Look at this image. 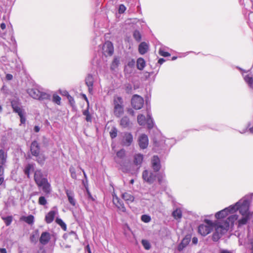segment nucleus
I'll list each match as a JSON object with an SVG mask.
<instances>
[{
	"instance_id": "4d7b16f0",
	"label": "nucleus",
	"mask_w": 253,
	"mask_h": 253,
	"mask_svg": "<svg viewBox=\"0 0 253 253\" xmlns=\"http://www.w3.org/2000/svg\"><path fill=\"white\" fill-rule=\"evenodd\" d=\"M11 106L13 110H14L16 108L19 107L17 102L16 101L13 100L11 102Z\"/></svg>"
},
{
	"instance_id": "f257e3e1",
	"label": "nucleus",
	"mask_w": 253,
	"mask_h": 253,
	"mask_svg": "<svg viewBox=\"0 0 253 253\" xmlns=\"http://www.w3.org/2000/svg\"><path fill=\"white\" fill-rule=\"evenodd\" d=\"M237 220L236 215L229 216L227 219L222 222L216 221L213 222L209 219H205L204 223L199 225L198 231L202 236H206L215 229L212 239L214 241H217L221 236L225 233L230 226L233 225L234 222Z\"/></svg>"
},
{
	"instance_id": "7c9ffc66",
	"label": "nucleus",
	"mask_w": 253,
	"mask_h": 253,
	"mask_svg": "<svg viewBox=\"0 0 253 253\" xmlns=\"http://www.w3.org/2000/svg\"><path fill=\"white\" fill-rule=\"evenodd\" d=\"M172 216L175 219H180L182 217V211L180 209H176L172 212Z\"/></svg>"
},
{
	"instance_id": "13d9d810",
	"label": "nucleus",
	"mask_w": 253,
	"mask_h": 253,
	"mask_svg": "<svg viewBox=\"0 0 253 253\" xmlns=\"http://www.w3.org/2000/svg\"><path fill=\"white\" fill-rule=\"evenodd\" d=\"M163 177H164V175L163 174H158V179L159 183L162 182Z\"/></svg>"
},
{
	"instance_id": "f3484780",
	"label": "nucleus",
	"mask_w": 253,
	"mask_h": 253,
	"mask_svg": "<svg viewBox=\"0 0 253 253\" xmlns=\"http://www.w3.org/2000/svg\"><path fill=\"white\" fill-rule=\"evenodd\" d=\"M27 92L32 98L38 99L40 98L41 91L38 88H29Z\"/></svg>"
},
{
	"instance_id": "9d476101",
	"label": "nucleus",
	"mask_w": 253,
	"mask_h": 253,
	"mask_svg": "<svg viewBox=\"0 0 253 253\" xmlns=\"http://www.w3.org/2000/svg\"><path fill=\"white\" fill-rule=\"evenodd\" d=\"M142 177L145 181L150 183H153L155 179V175L152 172L147 170H145L143 172Z\"/></svg>"
},
{
	"instance_id": "aec40b11",
	"label": "nucleus",
	"mask_w": 253,
	"mask_h": 253,
	"mask_svg": "<svg viewBox=\"0 0 253 253\" xmlns=\"http://www.w3.org/2000/svg\"><path fill=\"white\" fill-rule=\"evenodd\" d=\"M243 76L244 77V79L245 81L249 86L253 89V76L252 75H250V74H248L246 75H245L244 73H242Z\"/></svg>"
},
{
	"instance_id": "a18cd8bd",
	"label": "nucleus",
	"mask_w": 253,
	"mask_h": 253,
	"mask_svg": "<svg viewBox=\"0 0 253 253\" xmlns=\"http://www.w3.org/2000/svg\"><path fill=\"white\" fill-rule=\"evenodd\" d=\"M69 171L71 173V176L72 178L74 179L77 178V175L75 171V169L73 167L70 168Z\"/></svg>"
},
{
	"instance_id": "1a4fd4ad",
	"label": "nucleus",
	"mask_w": 253,
	"mask_h": 253,
	"mask_svg": "<svg viewBox=\"0 0 253 253\" xmlns=\"http://www.w3.org/2000/svg\"><path fill=\"white\" fill-rule=\"evenodd\" d=\"M58 213V211L56 207H54L53 209L49 211L45 217V220L47 223H51L55 217V216Z\"/></svg>"
},
{
	"instance_id": "2f4dec72",
	"label": "nucleus",
	"mask_w": 253,
	"mask_h": 253,
	"mask_svg": "<svg viewBox=\"0 0 253 253\" xmlns=\"http://www.w3.org/2000/svg\"><path fill=\"white\" fill-rule=\"evenodd\" d=\"M242 218L238 220V223L239 225H244L246 224L247 221L250 219V214L242 215Z\"/></svg>"
},
{
	"instance_id": "20e7f679",
	"label": "nucleus",
	"mask_w": 253,
	"mask_h": 253,
	"mask_svg": "<svg viewBox=\"0 0 253 253\" xmlns=\"http://www.w3.org/2000/svg\"><path fill=\"white\" fill-rule=\"evenodd\" d=\"M131 103L134 109L139 110L142 107L144 104V100L140 96L136 94L134 95L132 97Z\"/></svg>"
},
{
	"instance_id": "c03bdc74",
	"label": "nucleus",
	"mask_w": 253,
	"mask_h": 253,
	"mask_svg": "<svg viewBox=\"0 0 253 253\" xmlns=\"http://www.w3.org/2000/svg\"><path fill=\"white\" fill-rule=\"evenodd\" d=\"M134 38L137 41H139L141 40V35L139 31H135L133 34Z\"/></svg>"
},
{
	"instance_id": "8fccbe9b",
	"label": "nucleus",
	"mask_w": 253,
	"mask_h": 253,
	"mask_svg": "<svg viewBox=\"0 0 253 253\" xmlns=\"http://www.w3.org/2000/svg\"><path fill=\"white\" fill-rule=\"evenodd\" d=\"M13 111L17 113L18 115H22V114L24 113V111L23 109H22L20 106L17 108H16Z\"/></svg>"
},
{
	"instance_id": "c9c22d12",
	"label": "nucleus",
	"mask_w": 253,
	"mask_h": 253,
	"mask_svg": "<svg viewBox=\"0 0 253 253\" xmlns=\"http://www.w3.org/2000/svg\"><path fill=\"white\" fill-rule=\"evenodd\" d=\"M56 222L64 230V231H66V229H67V227H66V224L63 222V221L59 218H57L56 219Z\"/></svg>"
},
{
	"instance_id": "79ce46f5",
	"label": "nucleus",
	"mask_w": 253,
	"mask_h": 253,
	"mask_svg": "<svg viewBox=\"0 0 253 253\" xmlns=\"http://www.w3.org/2000/svg\"><path fill=\"white\" fill-rule=\"evenodd\" d=\"M141 220L145 223H148L151 221V217L146 214H143L141 217Z\"/></svg>"
},
{
	"instance_id": "6e6552de",
	"label": "nucleus",
	"mask_w": 253,
	"mask_h": 253,
	"mask_svg": "<svg viewBox=\"0 0 253 253\" xmlns=\"http://www.w3.org/2000/svg\"><path fill=\"white\" fill-rule=\"evenodd\" d=\"M85 84L88 87V91L90 94H93L94 78L91 74H88L85 78Z\"/></svg>"
},
{
	"instance_id": "a19ab883",
	"label": "nucleus",
	"mask_w": 253,
	"mask_h": 253,
	"mask_svg": "<svg viewBox=\"0 0 253 253\" xmlns=\"http://www.w3.org/2000/svg\"><path fill=\"white\" fill-rule=\"evenodd\" d=\"M2 219L4 220L6 225L9 226L12 221V217L11 216H8L5 217H2Z\"/></svg>"
},
{
	"instance_id": "774afa93",
	"label": "nucleus",
	"mask_w": 253,
	"mask_h": 253,
	"mask_svg": "<svg viewBox=\"0 0 253 253\" xmlns=\"http://www.w3.org/2000/svg\"><path fill=\"white\" fill-rule=\"evenodd\" d=\"M134 63H135V61L133 60H132L130 62H129L128 63V66L132 67L134 65Z\"/></svg>"
},
{
	"instance_id": "423d86ee",
	"label": "nucleus",
	"mask_w": 253,
	"mask_h": 253,
	"mask_svg": "<svg viewBox=\"0 0 253 253\" xmlns=\"http://www.w3.org/2000/svg\"><path fill=\"white\" fill-rule=\"evenodd\" d=\"M191 240V237L190 235H186L178 244L177 250L178 252H182L185 250L187 247L189 245Z\"/></svg>"
},
{
	"instance_id": "3c124183",
	"label": "nucleus",
	"mask_w": 253,
	"mask_h": 253,
	"mask_svg": "<svg viewBox=\"0 0 253 253\" xmlns=\"http://www.w3.org/2000/svg\"><path fill=\"white\" fill-rule=\"evenodd\" d=\"M159 52L161 56L164 57H168L170 55L169 52L165 51L162 49H160Z\"/></svg>"
},
{
	"instance_id": "69168bd1",
	"label": "nucleus",
	"mask_w": 253,
	"mask_h": 253,
	"mask_svg": "<svg viewBox=\"0 0 253 253\" xmlns=\"http://www.w3.org/2000/svg\"><path fill=\"white\" fill-rule=\"evenodd\" d=\"M13 76L11 74H7L6 76V79L7 80H11L12 79Z\"/></svg>"
},
{
	"instance_id": "4468645a",
	"label": "nucleus",
	"mask_w": 253,
	"mask_h": 253,
	"mask_svg": "<svg viewBox=\"0 0 253 253\" xmlns=\"http://www.w3.org/2000/svg\"><path fill=\"white\" fill-rule=\"evenodd\" d=\"M30 150L33 156H38L40 153V146L37 141H34L32 143Z\"/></svg>"
},
{
	"instance_id": "49530a36",
	"label": "nucleus",
	"mask_w": 253,
	"mask_h": 253,
	"mask_svg": "<svg viewBox=\"0 0 253 253\" xmlns=\"http://www.w3.org/2000/svg\"><path fill=\"white\" fill-rule=\"evenodd\" d=\"M4 181V169L0 168V185H1Z\"/></svg>"
},
{
	"instance_id": "dca6fc26",
	"label": "nucleus",
	"mask_w": 253,
	"mask_h": 253,
	"mask_svg": "<svg viewBox=\"0 0 253 253\" xmlns=\"http://www.w3.org/2000/svg\"><path fill=\"white\" fill-rule=\"evenodd\" d=\"M38 186L42 187L43 191L46 195L49 194L51 191L50 184L48 182L47 179L44 180L43 182Z\"/></svg>"
},
{
	"instance_id": "f8f14e48",
	"label": "nucleus",
	"mask_w": 253,
	"mask_h": 253,
	"mask_svg": "<svg viewBox=\"0 0 253 253\" xmlns=\"http://www.w3.org/2000/svg\"><path fill=\"white\" fill-rule=\"evenodd\" d=\"M34 179L36 184L39 186L46 178L43 177L42 172L40 170H37L35 172Z\"/></svg>"
},
{
	"instance_id": "e433bc0d",
	"label": "nucleus",
	"mask_w": 253,
	"mask_h": 253,
	"mask_svg": "<svg viewBox=\"0 0 253 253\" xmlns=\"http://www.w3.org/2000/svg\"><path fill=\"white\" fill-rule=\"evenodd\" d=\"M50 95L42 91L41 92V94L40 96V98L38 99L39 100H48L50 99Z\"/></svg>"
},
{
	"instance_id": "338daca9",
	"label": "nucleus",
	"mask_w": 253,
	"mask_h": 253,
	"mask_svg": "<svg viewBox=\"0 0 253 253\" xmlns=\"http://www.w3.org/2000/svg\"><path fill=\"white\" fill-rule=\"evenodd\" d=\"M34 130L36 132H38L40 130V127L36 126L34 127Z\"/></svg>"
},
{
	"instance_id": "4c0bfd02",
	"label": "nucleus",
	"mask_w": 253,
	"mask_h": 253,
	"mask_svg": "<svg viewBox=\"0 0 253 253\" xmlns=\"http://www.w3.org/2000/svg\"><path fill=\"white\" fill-rule=\"evenodd\" d=\"M38 203L42 206H45L47 204V202L44 196H42L39 197Z\"/></svg>"
},
{
	"instance_id": "393cba45",
	"label": "nucleus",
	"mask_w": 253,
	"mask_h": 253,
	"mask_svg": "<svg viewBox=\"0 0 253 253\" xmlns=\"http://www.w3.org/2000/svg\"><path fill=\"white\" fill-rule=\"evenodd\" d=\"M114 107L124 106L123 98L120 96H115L113 100Z\"/></svg>"
},
{
	"instance_id": "f704fd0d",
	"label": "nucleus",
	"mask_w": 253,
	"mask_h": 253,
	"mask_svg": "<svg viewBox=\"0 0 253 253\" xmlns=\"http://www.w3.org/2000/svg\"><path fill=\"white\" fill-rule=\"evenodd\" d=\"M120 64V60L117 57H115L111 66V69L115 70Z\"/></svg>"
},
{
	"instance_id": "ea45409f",
	"label": "nucleus",
	"mask_w": 253,
	"mask_h": 253,
	"mask_svg": "<svg viewBox=\"0 0 253 253\" xmlns=\"http://www.w3.org/2000/svg\"><path fill=\"white\" fill-rule=\"evenodd\" d=\"M61 97L59 95L57 94H53L52 98L53 102L58 105H60L61 103Z\"/></svg>"
},
{
	"instance_id": "2eb2a0df",
	"label": "nucleus",
	"mask_w": 253,
	"mask_h": 253,
	"mask_svg": "<svg viewBox=\"0 0 253 253\" xmlns=\"http://www.w3.org/2000/svg\"><path fill=\"white\" fill-rule=\"evenodd\" d=\"M7 153L3 149L0 150V168L4 169L7 161Z\"/></svg>"
},
{
	"instance_id": "bf43d9fd",
	"label": "nucleus",
	"mask_w": 253,
	"mask_h": 253,
	"mask_svg": "<svg viewBox=\"0 0 253 253\" xmlns=\"http://www.w3.org/2000/svg\"><path fill=\"white\" fill-rule=\"evenodd\" d=\"M198 238L197 237H193L192 239V242L193 244L196 245L198 243Z\"/></svg>"
},
{
	"instance_id": "09e8293b",
	"label": "nucleus",
	"mask_w": 253,
	"mask_h": 253,
	"mask_svg": "<svg viewBox=\"0 0 253 253\" xmlns=\"http://www.w3.org/2000/svg\"><path fill=\"white\" fill-rule=\"evenodd\" d=\"M38 240V233L36 232L35 234H33L30 237V240L33 243H36Z\"/></svg>"
},
{
	"instance_id": "680f3d73",
	"label": "nucleus",
	"mask_w": 253,
	"mask_h": 253,
	"mask_svg": "<svg viewBox=\"0 0 253 253\" xmlns=\"http://www.w3.org/2000/svg\"><path fill=\"white\" fill-rule=\"evenodd\" d=\"M219 253H233L231 251L227 250H221Z\"/></svg>"
},
{
	"instance_id": "0e129e2a",
	"label": "nucleus",
	"mask_w": 253,
	"mask_h": 253,
	"mask_svg": "<svg viewBox=\"0 0 253 253\" xmlns=\"http://www.w3.org/2000/svg\"><path fill=\"white\" fill-rule=\"evenodd\" d=\"M36 253H45V251L42 247H41Z\"/></svg>"
},
{
	"instance_id": "c85d7f7f",
	"label": "nucleus",
	"mask_w": 253,
	"mask_h": 253,
	"mask_svg": "<svg viewBox=\"0 0 253 253\" xmlns=\"http://www.w3.org/2000/svg\"><path fill=\"white\" fill-rule=\"evenodd\" d=\"M145 66V61L142 58H139L137 60V67L138 69L142 70Z\"/></svg>"
},
{
	"instance_id": "cd10ccee",
	"label": "nucleus",
	"mask_w": 253,
	"mask_h": 253,
	"mask_svg": "<svg viewBox=\"0 0 253 253\" xmlns=\"http://www.w3.org/2000/svg\"><path fill=\"white\" fill-rule=\"evenodd\" d=\"M134 162L137 165H140L143 159V156L140 154H136L134 158Z\"/></svg>"
},
{
	"instance_id": "de8ad7c7",
	"label": "nucleus",
	"mask_w": 253,
	"mask_h": 253,
	"mask_svg": "<svg viewBox=\"0 0 253 253\" xmlns=\"http://www.w3.org/2000/svg\"><path fill=\"white\" fill-rule=\"evenodd\" d=\"M110 136L112 138L116 137L117 135V130L116 128H113L110 132Z\"/></svg>"
},
{
	"instance_id": "a211bd4d",
	"label": "nucleus",
	"mask_w": 253,
	"mask_h": 253,
	"mask_svg": "<svg viewBox=\"0 0 253 253\" xmlns=\"http://www.w3.org/2000/svg\"><path fill=\"white\" fill-rule=\"evenodd\" d=\"M50 234L47 232H43L40 238V242L42 245L47 244L50 239Z\"/></svg>"
},
{
	"instance_id": "ddd939ff",
	"label": "nucleus",
	"mask_w": 253,
	"mask_h": 253,
	"mask_svg": "<svg viewBox=\"0 0 253 253\" xmlns=\"http://www.w3.org/2000/svg\"><path fill=\"white\" fill-rule=\"evenodd\" d=\"M152 166L154 171H158L161 169L160 160L157 156H153L152 159Z\"/></svg>"
},
{
	"instance_id": "5701e85b",
	"label": "nucleus",
	"mask_w": 253,
	"mask_h": 253,
	"mask_svg": "<svg viewBox=\"0 0 253 253\" xmlns=\"http://www.w3.org/2000/svg\"><path fill=\"white\" fill-rule=\"evenodd\" d=\"M124 112V106L114 107V113L117 117H120Z\"/></svg>"
},
{
	"instance_id": "5fc2aeb1",
	"label": "nucleus",
	"mask_w": 253,
	"mask_h": 253,
	"mask_svg": "<svg viewBox=\"0 0 253 253\" xmlns=\"http://www.w3.org/2000/svg\"><path fill=\"white\" fill-rule=\"evenodd\" d=\"M20 118V122L21 124H25L26 122V118L25 117V113L22 114V115H19Z\"/></svg>"
},
{
	"instance_id": "7ed1b4c3",
	"label": "nucleus",
	"mask_w": 253,
	"mask_h": 253,
	"mask_svg": "<svg viewBox=\"0 0 253 253\" xmlns=\"http://www.w3.org/2000/svg\"><path fill=\"white\" fill-rule=\"evenodd\" d=\"M235 209H234V207H231V205L229 207L225 208L223 210H221L216 213L215 216L217 219H220L224 218L229 214H233V215H236L238 218V216L237 214H233V211H234ZM230 216H231V215Z\"/></svg>"
},
{
	"instance_id": "473e14b6",
	"label": "nucleus",
	"mask_w": 253,
	"mask_h": 253,
	"mask_svg": "<svg viewBox=\"0 0 253 253\" xmlns=\"http://www.w3.org/2000/svg\"><path fill=\"white\" fill-rule=\"evenodd\" d=\"M146 119L144 115L140 114L137 116V122L139 125H145L146 124Z\"/></svg>"
},
{
	"instance_id": "052dcab7",
	"label": "nucleus",
	"mask_w": 253,
	"mask_h": 253,
	"mask_svg": "<svg viewBox=\"0 0 253 253\" xmlns=\"http://www.w3.org/2000/svg\"><path fill=\"white\" fill-rule=\"evenodd\" d=\"M83 114L84 116H85V117L89 115L90 114L89 113V111H88V109H86V110H84L83 112Z\"/></svg>"
},
{
	"instance_id": "412c9836",
	"label": "nucleus",
	"mask_w": 253,
	"mask_h": 253,
	"mask_svg": "<svg viewBox=\"0 0 253 253\" xmlns=\"http://www.w3.org/2000/svg\"><path fill=\"white\" fill-rule=\"evenodd\" d=\"M122 197L128 204L132 203L134 200L133 196L127 192L122 194Z\"/></svg>"
},
{
	"instance_id": "603ef678",
	"label": "nucleus",
	"mask_w": 253,
	"mask_h": 253,
	"mask_svg": "<svg viewBox=\"0 0 253 253\" xmlns=\"http://www.w3.org/2000/svg\"><path fill=\"white\" fill-rule=\"evenodd\" d=\"M125 154V152L124 150H121L117 153V156L119 158H123Z\"/></svg>"
},
{
	"instance_id": "6ab92c4d",
	"label": "nucleus",
	"mask_w": 253,
	"mask_h": 253,
	"mask_svg": "<svg viewBox=\"0 0 253 253\" xmlns=\"http://www.w3.org/2000/svg\"><path fill=\"white\" fill-rule=\"evenodd\" d=\"M66 194L67 195V198L68 199V201L69 203L73 206H75L76 205V200L74 199V192L70 190H66L65 191Z\"/></svg>"
},
{
	"instance_id": "bb28decb",
	"label": "nucleus",
	"mask_w": 253,
	"mask_h": 253,
	"mask_svg": "<svg viewBox=\"0 0 253 253\" xmlns=\"http://www.w3.org/2000/svg\"><path fill=\"white\" fill-rule=\"evenodd\" d=\"M21 220L25 221L29 224H32L34 221V217L32 215H30L27 216H22Z\"/></svg>"
},
{
	"instance_id": "b1692460",
	"label": "nucleus",
	"mask_w": 253,
	"mask_h": 253,
	"mask_svg": "<svg viewBox=\"0 0 253 253\" xmlns=\"http://www.w3.org/2000/svg\"><path fill=\"white\" fill-rule=\"evenodd\" d=\"M148 44L145 42H141L138 47L139 52L141 54H145L148 50Z\"/></svg>"
},
{
	"instance_id": "39448f33",
	"label": "nucleus",
	"mask_w": 253,
	"mask_h": 253,
	"mask_svg": "<svg viewBox=\"0 0 253 253\" xmlns=\"http://www.w3.org/2000/svg\"><path fill=\"white\" fill-rule=\"evenodd\" d=\"M103 53L105 56H111L114 52V47L111 42H106L102 46Z\"/></svg>"
},
{
	"instance_id": "c756f323",
	"label": "nucleus",
	"mask_w": 253,
	"mask_h": 253,
	"mask_svg": "<svg viewBox=\"0 0 253 253\" xmlns=\"http://www.w3.org/2000/svg\"><path fill=\"white\" fill-rule=\"evenodd\" d=\"M129 125V120L127 117H124L120 121V125L123 127H127Z\"/></svg>"
},
{
	"instance_id": "4be33fe9",
	"label": "nucleus",
	"mask_w": 253,
	"mask_h": 253,
	"mask_svg": "<svg viewBox=\"0 0 253 253\" xmlns=\"http://www.w3.org/2000/svg\"><path fill=\"white\" fill-rule=\"evenodd\" d=\"M132 136L129 133H126L124 135L123 143L126 146H129L132 141Z\"/></svg>"
},
{
	"instance_id": "9b49d317",
	"label": "nucleus",
	"mask_w": 253,
	"mask_h": 253,
	"mask_svg": "<svg viewBox=\"0 0 253 253\" xmlns=\"http://www.w3.org/2000/svg\"><path fill=\"white\" fill-rule=\"evenodd\" d=\"M139 146L142 149L146 148L148 145V138L146 135H141L138 139Z\"/></svg>"
},
{
	"instance_id": "f03ea898",
	"label": "nucleus",
	"mask_w": 253,
	"mask_h": 253,
	"mask_svg": "<svg viewBox=\"0 0 253 253\" xmlns=\"http://www.w3.org/2000/svg\"><path fill=\"white\" fill-rule=\"evenodd\" d=\"M250 202L251 200L249 197L248 196H245L234 205H231V207H234V209H235L233 211V213L237 211H239L241 215L250 214L249 207Z\"/></svg>"
},
{
	"instance_id": "864d4df0",
	"label": "nucleus",
	"mask_w": 253,
	"mask_h": 253,
	"mask_svg": "<svg viewBox=\"0 0 253 253\" xmlns=\"http://www.w3.org/2000/svg\"><path fill=\"white\" fill-rule=\"evenodd\" d=\"M126 9V6L124 4H121L119 6V12L120 13H123L125 11Z\"/></svg>"
},
{
	"instance_id": "58836bf2",
	"label": "nucleus",
	"mask_w": 253,
	"mask_h": 253,
	"mask_svg": "<svg viewBox=\"0 0 253 253\" xmlns=\"http://www.w3.org/2000/svg\"><path fill=\"white\" fill-rule=\"evenodd\" d=\"M36 158H37V162L39 163V164H43L44 161H45V157L44 156V155L41 154H39L38 156H36Z\"/></svg>"
},
{
	"instance_id": "72a5a7b5",
	"label": "nucleus",
	"mask_w": 253,
	"mask_h": 253,
	"mask_svg": "<svg viewBox=\"0 0 253 253\" xmlns=\"http://www.w3.org/2000/svg\"><path fill=\"white\" fill-rule=\"evenodd\" d=\"M34 170V165L33 164H28L24 169L25 173L29 177L30 175V171Z\"/></svg>"
},
{
	"instance_id": "6e6d98bb",
	"label": "nucleus",
	"mask_w": 253,
	"mask_h": 253,
	"mask_svg": "<svg viewBox=\"0 0 253 253\" xmlns=\"http://www.w3.org/2000/svg\"><path fill=\"white\" fill-rule=\"evenodd\" d=\"M11 106L13 110H14L16 108L19 107L17 102L16 101L13 100L11 102Z\"/></svg>"
},
{
	"instance_id": "a878e982",
	"label": "nucleus",
	"mask_w": 253,
	"mask_h": 253,
	"mask_svg": "<svg viewBox=\"0 0 253 253\" xmlns=\"http://www.w3.org/2000/svg\"><path fill=\"white\" fill-rule=\"evenodd\" d=\"M146 124H147V127L149 129L152 128L154 125L153 119L148 110H147V120L146 121Z\"/></svg>"
},
{
	"instance_id": "37998d69",
	"label": "nucleus",
	"mask_w": 253,
	"mask_h": 253,
	"mask_svg": "<svg viewBox=\"0 0 253 253\" xmlns=\"http://www.w3.org/2000/svg\"><path fill=\"white\" fill-rule=\"evenodd\" d=\"M142 244L144 247V248L146 249V250H149L151 248V246H150V244L149 243V242L147 241V240H143L142 241Z\"/></svg>"
},
{
	"instance_id": "e2e57ef3",
	"label": "nucleus",
	"mask_w": 253,
	"mask_h": 253,
	"mask_svg": "<svg viewBox=\"0 0 253 253\" xmlns=\"http://www.w3.org/2000/svg\"><path fill=\"white\" fill-rule=\"evenodd\" d=\"M85 120L87 122H91V115L90 114L89 115H88V116L85 117Z\"/></svg>"
},
{
	"instance_id": "0eeeda50",
	"label": "nucleus",
	"mask_w": 253,
	"mask_h": 253,
	"mask_svg": "<svg viewBox=\"0 0 253 253\" xmlns=\"http://www.w3.org/2000/svg\"><path fill=\"white\" fill-rule=\"evenodd\" d=\"M113 203L118 208V210L122 212L126 213V210L124 204L116 195L113 196Z\"/></svg>"
}]
</instances>
